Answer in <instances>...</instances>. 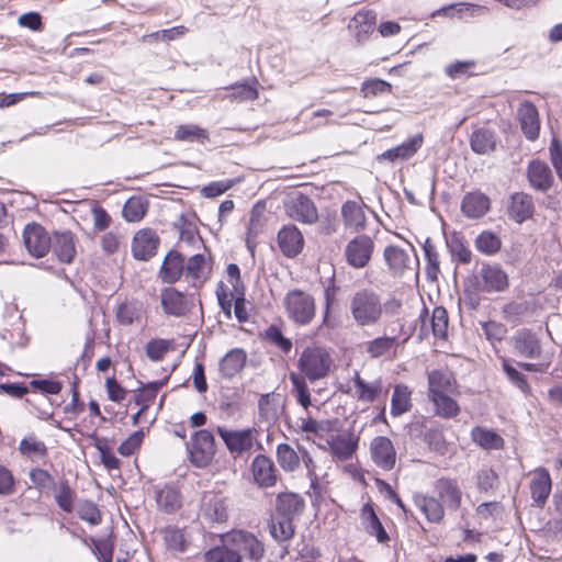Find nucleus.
Returning a JSON list of instances; mask_svg holds the SVG:
<instances>
[{"instance_id": "1", "label": "nucleus", "mask_w": 562, "mask_h": 562, "mask_svg": "<svg viewBox=\"0 0 562 562\" xmlns=\"http://www.w3.org/2000/svg\"><path fill=\"white\" fill-rule=\"evenodd\" d=\"M349 313L359 327H373L383 316L382 296L370 288L356 290L349 300Z\"/></svg>"}, {"instance_id": "2", "label": "nucleus", "mask_w": 562, "mask_h": 562, "mask_svg": "<svg viewBox=\"0 0 562 562\" xmlns=\"http://www.w3.org/2000/svg\"><path fill=\"white\" fill-rule=\"evenodd\" d=\"M333 359L329 352L319 346L306 347L299 357L300 375L311 383L326 378L331 369Z\"/></svg>"}, {"instance_id": "3", "label": "nucleus", "mask_w": 562, "mask_h": 562, "mask_svg": "<svg viewBox=\"0 0 562 562\" xmlns=\"http://www.w3.org/2000/svg\"><path fill=\"white\" fill-rule=\"evenodd\" d=\"M283 305L289 319L299 326L311 324L316 315L315 299L300 289L289 291L283 299Z\"/></svg>"}, {"instance_id": "4", "label": "nucleus", "mask_w": 562, "mask_h": 562, "mask_svg": "<svg viewBox=\"0 0 562 562\" xmlns=\"http://www.w3.org/2000/svg\"><path fill=\"white\" fill-rule=\"evenodd\" d=\"M509 286L508 274L497 265L484 263L479 276L465 282V292H504Z\"/></svg>"}, {"instance_id": "5", "label": "nucleus", "mask_w": 562, "mask_h": 562, "mask_svg": "<svg viewBox=\"0 0 562 562\" xmlns=\"http://www.w3.org/2000/svg\"><path fill=\"white\" fill-rule=\"evenodd\" d=\"M190 462L200 469L206 468L216 453L215 438L206 429L195 431L187 443Z\"/></svg>"}, {"instance_id": "6", "label": "nucleus", "mask_w": 562, "mask_h": 562, "mask_svg": "<svg viewBox=\"0 0 562 562\" xmlns=\"http://www.w3.org/2000/svg\"><path fill=\"white\" fill-rule=\"evenodd\" d=\"M286 215L302 224L312 225L318 220V212L313 200L301 192L291 194L284 202Z\"/></svg>"}, {"instance_id": "7", "label": "nucleus", "mask_w": 562, "mask_h": 562, "mask_svg": "<svg viewBox=\"0 0 562 562\" xmlns=\"http://www.w3.org/2000/svg\"><path fill=\"white\" fill-rule=\"evenodd\" d=\"M373 250V239L368 235L360 234L348 241L344 250V256L350 267L362 269L370 262Z\"/></svg>"}, {"instance_id": "8", "label": "nucleus", "mask_w": 562, "mask_h": 562, "mask_svg": "<svg viewBox=\"0 0 562 562\" xmlns=\"http://www.w3.org/2000/svg\"><path fill=\"white\" fill-rule=\"evenodd\" d=\"M226 542L241 555L244 553L252 562H260L265 554L263 543L251 532L233 530L226 535Z\"/></svg>"}, {"instance_id": "9", "label": "nucleus", "mask_w": 562, "mask_h": 562, "mask_svg": "<svg viewBox=\"0 0 562 562\" xmlns=\"http://www.w3.org/2000/svg\"><path fill=\"white\" fill-rule=\"evenodd\" d=\"M229 499L221 492L203 493L200 505L201 516L210 522H225L228 519Z\"/></svg>"}, {"instance_id": "10", "label": "nucleus", "mask_w": 562, "mask_h": 562, "mask_svg": "<svg viewBox=\"0 0 562 562\" xmlns=\"http://www.w3.org/2000/svg\"><path fill=\"white\" fill-rule=\"evenodd\" d=\"M254 429L246 428L241 430H232L225 426H217L216 432L224 441L229 453L237 458L244 452L249 451L254 445Z\"/></svg>"}, {"instance_id": "11", "label": "nucleus", "mask_w": 562, "mask_h": 562, "mask_svg": "<svg viewBox=\"0 0 562 562\" xmlns=\"http://www.w3.org/2000/svg\"><path fill=\"white\" fill-rule=\"evenodd\" d=\"M23 243L35 258H42L50 250V236L38 223H30L24 227Z\"/></svg>"}, {"instance_id": "12", "label": "nucleus", "mask_w": 562, "mask_h": 562, "mask_svg": "<svg viewBox=\"0 0 562 562\" xmlns=\"http://www.w3.org/2000/svg\"><path fill=\"white\" fill-rule=\"evenodd\" d=\"M515 355L527 359H538L542 355V346L538 335L528 328L517 330L513 336Z\"/></svg>"}, {"instance_id": "13", "label": "nucleus", "mask_w": 562, "mask_h": 562, "mask_svg": "<svg viewBox=\"0 0 562 562\" xmlns=\"http://www.w3.org/2000/svg\"><path fill=\"white\" fill-rule=\"evenodd\" d=\"M160 238L151 228L139 229L132 240V255L135 259L147 261L157 252Z\"/></svg>"}, {"instance_id": "14", "label": "nucleus", "mask_w": 562, "mask_h": 562, "mask_svg": "<svg viewBox=\"0 0 562 562\" xmlns=\"http://www.w3.org/2000/svg\"><path fill=\"white\" fill-rule=\"evenodd\" d=\"M373 462L381 469L390 471L396 462V451L392 441L384 436L373 438L370 445Z\"/></svg>"}, {"instance_id": "15", "label": "nucleus", "mask_w": 562, "mask_h": 562, "mask_svg": "<svg viewBox=\"0 0 562 562\" xmlns=\"http://www.w3.org/2000/svg\"><path fill=\"white\" fill-rule=\"evenodd\" d=\"M278 245L285 257L294 258L303 250L304 237L294 224H288L278 232Z\"/></svg>"}, {"instance_id": "16", "label": "nucleus", "mask_w": 562, "mask_h": 562, "mask_svg": "<svg viewBox=\"0 0 562 562\" xmlns=\"http://www.w3.org/2000/svg\"><path fill=\"white\" fill-rule=\"evenodd\" d=\"M304 498L293 492H282L276 497L274 513L278 517L297 519L304 512Z\"/></svg>"}, {"instance_id": "17", "label": "nucleus", "mask_w": 562, "mask_h": 562, "mask_svg": "<svg viewBox=\"0 0 562 562\" xmlns=\"http://www.w3.org/2000/svg\"><path fill=\"white\" fill-rule=\"evenodd\" d=\"M160 303L167 315L182 317L191 310V303L187 296L175 288L161 290Z\"/></svg>"}, {"instance_id": "18", "label": "nucleus", "mask_w": 562, "mask_h": 562, "mask_svg": "<svg viewBox=\"0 0 562 562\" xmlns=\"http://www.w3.org/2000/svg\"><path fill=\"white\" fill-rule=\"evenodd\" d=\"M517 116L526 138L536 140L540 132L539 113L536 105L530 101L522 102L517 110Z\"/></svg>"}, {"instance_id": "19", "label": "nucleus", "mask_w": 562, "mask_h": 562, "mask_svg": "<svg viewBox=\"0 0 562 562\" xmlns=\"http://www.w3.org/2000/svg\"><path fill=\"white\" fill-rule=\"evenodd\" d=\"M535 204L530 194L525 192H515L509 196L507 214L510 220L518 224L524 223L533 215Z\"/></svg>"}, {"instance_id": "20", "label": "nucleus", "mask_w": 562, "mask_h": 562, "mask_svg": "<svg viewBox=\"0 0 562 562\" xmlns=\"http://www.w3.org/2000/svg\"><path fill=\"white\" fill-rule=\"evenodd\" d=\"M435 491L439 501L448 510H457L460 508L462 499V491L456 480L441 477L435 483Z\"/></svg>"}, {"instance_id": "21", "label": "nucleus", "mask_w": 562, "mask_h": 562, "mask_svg": "<svg viewBox=\"0 0 562 562\" xmlns=\"http://www.w3.org/2000/svg\"><path fill=\"white\" fill-rule=\"evenodd\" d=\"M527 179L530 186L540 192L548 191L553 182V173L548 164L541 160H532L527 167Z\"/></svg>"}, {"instance_id": "22", "label": "nucleus", "mask_w": 562, "mask_h": 562, "mask_svg": "<svg viewBox=\"0 0 562 562\" xmlns=\"http://www.w3.org/2000/svg\"><path fill=\"white\" fill-rule=\"evenodd\" d=\"M50 250L60 262L70 263L76 255L75 235L70 231L55 232L50 236Z\"/></svg>"}, {"instance_id": "23", "label": "nucleus", "mask_w": 562, "mask_h": 562, "mask_svg": "<svg viewBox=\"0 0 562 562\" xmlns=\"http://www.w3.org/2000/svg\"><path fill=\"white\" fill-rule=\"evenodd\" d=\"M552 480L549 471L546 468H537L535 470V476L530 482V494L533 503L542 508L551 493Z\"/></svg>"}, {"instance_id": "24", "label": "nucleus", "mask_w": 562, "mask_h": 562, "mask_svg": "<svg viewBox=\"0 0 562 562\" xmlns=\"http://www.w3.org/2000/svg\"><path fill=\"white\" fill-rule=\"evenodd\" d=\"M491 207L490 198L481 191L468 192L461 202V212L468 218H480Z\"/></svg>"}, {"instance_id": "25", "label": "nucleus", "mask_w": 562, "mask_h": 562, "mask_svg": "<svg viewBox=\"0 0 562 562\" xmlns=\"http://www.w3.org/2000/svg\"><path fill=\"white\" fill-rule=\"evenodd\" d=\"M409 432L412 436H423V440L427 443L430 450L439 454H445L447 452V442L439 428H426L424 422H416L411 424Z\"/></svg>"}, {"instance_id": "26", "label": "nucleus", "mask_w": 562, "mask_h": 562, "mask_svg": "<svg viewBox=\"0 0 562 562\" xmlns=\"http://www.w3.org/2000/svg\"><path fill=\"white\" fill-rule=\"evenodd\" d=\"M341 217L346 229L353 233L366 229L367 216L363 206L357 201L348 200L341 205Z\"/></svg>"}, {"instance_id": "27", "label": "nucleus", "mask_w": 562, "mask_h": 562, "mask_svg": "<svg viewBox=\"0 0 562 562\" xmlns=\"http://www.w3.org/2000/svg\"><path fill=\"white\" fill-rule=\"evenodd\" d=\"M251 471L256 483L260 486L270 487L277 482V469L273 461L267 456H257L252 460Z\"/></svg>"}, {"instance_id": "28", "label": "nucleus", "mask_w": 562, "mask_h": 562, "mask_svg": "<svg viewBox=\"0 0 562 562\" xmlns=\"http://www.w3.org/2000/svg\"><path fill=\"white\" fill-rule=\"evenodd\" d=\"M424 142L422 134H416L402 144L393 147L391 149L385 150L381 154L378 159L379 160H389L394 162L396 160H406L413 157L418 149L422 147Z\"/></svg>"}, {"instance_id": "29", "label": "nucleus", "mask_w": 562, "mask_h": 562, "mask_svg": "<svg viewBox=\"0 0 562 562\" xmlns=\"http://www.w3.org/2000/svg\"><path fill=\"white\" fill-rule=\"evenodd\" d=\"M457 381L449 371L432 370L428 373V397L436 394L454 393Z\"/></svg>"}, {"instance_id": "30", "label": "nucleus", "mask_w": 562, "mask_h": 562, "mask_svg": "<svg viewBox=\"0 0 562 562\" xmlns=\"http://www.w3.org/2000/svg\"><path fill=\"white\" fill-rule=\"evenodd\" d=\"M184 272V257L176 251L170 250L160 268V278L164 283L172 284L177 282Z\"/></svg>"}, {"instance_id": "31", "label": "nucleus", "mask_w": 562, "mask_h": 562, "mask_svg": "<svg viewBox=\"0 0 562 562\" xmlns=\"http://www.w3.org/2000/svg\"><path fill=\"white\" fill-rule=\"evenodd\" d=\"M415 505L425 515L427 520L432 524H440L445 518V506L434 496L417 494L414 496Z\"/></svg>"}, {"instance_id": "32", "label": "nucleus", "mask_w": 562, "mask_h": 562, "mask_svg": "<svg viewBox=\"0 0 562 562\" xmlns=\"http://www.w3.org/2000/svg\"><path fill=\"white\" fill-rule=\"evenodd\" d=\"M361 519L367 532L374 536L380 543L389 541L390 537L380 521L372 504L367 503L362 506Z\"/></svg>"}, {"instance_id": "33", "label": "nucleus", "mask_w": 562, "mask_h": 562, "mask_svg": "<svg viewBox=\"0 0 562 562\" xmlns=\"http://www.w3.org/2000/svg\"><path fill=\"white\" fill-rule=\"evenodd\" d=\"M246 352L240 348L229 350L220 361V371L224 378L232 379L246 364Z\"/></svg>"}, {"instance_id": "34", "label": "nucleus", "mask_w": 562, "mask_h": 562, "mask_svg": "<svg viewBox=\"0 0 562 562\" xmlns=\"http://www.w3.org/2000/svg\"><path fill=\"white\" fill-rule=\"evenodd\" d=\"M295 529L293 519L278 517L276 514L271 515L269 531L278 543L291 541L295 535Z\"/></svg>"}, {"instance_id": "35", "label": "nucleus", "mask_w": 562, "mask_h": 562, "mask_svg": "<svg viewBox=\"0 0 562 562\" xmlns=\"http://www.w3.org/2000/svg\"><path fill=\"white\" fill-rule=\"evenodd\" d=\"M383 257L389 270L394 276L403 274L404 270L407 268V262L409 261V256L406 250L393 245L385 247Z\"/></svg>"}, {"instance_id": "36", "label": "nucleus", "mask_w": 562, "mask_h": 562, "mask_svg": "<svg viewBox=\"0 0 562 562\" xmlns=\"http://www.w3.org/2000/svg\"><path fill=\"white\" fill-rule=\"evenodd\" d=\"M366 352L371 358L387 357L395 355L397 337L380 336L364 344Z\"/></svg>"}, {"instance_id": "37", "label": "nucleus", "mask_w": 562, "mask_h": 562, "mask_svg": "<svg viewBox=\"0 0 562 562\" xmlns=\"http://www.w3.org/2000/svg\"><path fill=\"white\" fill-rule=\"evenodd\" d=\"M331 454L340 461L349 460L357 449V441L349 435H337L328 440Z\"/></svg>"}, {"instance_id": "38", "label": "nucleus", "mask_w": 562, "mask_h": 562, "mask_svg": "<svg viewBox=\"0 0 562 562\" xmlns=\"http://www.w3.org/2000/svg\"><path fill=\"white\" fill-rule=\"evenodd\" d=\"M470 144L474 153L487 155L496 148V135L491 130L480 128L472 133Z\"/></svg>"}, {"instance_id": "39", "label": "nucleus", "mask_w": 562, "mask_h": 562, "mask_svg": "<svg viewBox=\"0 0 562 562\" xmlns=\"http://www.w3.org/2000/svg\"><path fill=\"white\" fill-rule=\"evenodd\" d=\"M472 440L485 450H499L504 439L494 430L476 426L471 431Z\"/></svg>"}, {"instance_id": "40", "label": "nucleus", "mask_w": 562, "mask_h": 562, "mask_svg": "<svg viewBox=\"0 0 562 562\" xmlns=\"http://www.w3.org/2000/svg\"><path fill=\"white\" fill-rule=\"evenodd\" d=\"M18 449L21 456L33 461L36 459H45L48 454L45 442L40 440L34 434L22 438Z\"/></svg>"}, {"instance_id": "41", "label": "nucleus", "mask_w": 562, "mask_h": 562, "mask_svg": "<svg viewBox=\"0 0 562 562\" xmlns=\"http://www.w3.org/2000/svg\"><path fill=\"white\" fill-rule=\"evenodd\" d=\"M156 502L158 508L167 514H172L181 507L180 493L171 485H165L162 488L156 491Z\"/></svg>"}, {"instance_id": "42", "label": "nucleus", "mask_w": 562, "mask_h": 562, "mask_svg": "<svg viewBox=\"0 0 562 562\" xmlns=\"http://www.w3.org/2000/svg\"><path fill=\"white\" fill-rule=\"evenodd\" d=\"M205 266V257L202 254L193 255L184 262L186 277L194 286H201L207 280L209 276L204 272Z\"/></svg>"}, {"instance_id": "43", "label": "nucleus", "mask_w": 562, "mask_h": 562, "mask_svg": "<svg viewBox=\"0 0 562 562\" xmlns=\"http://www.w3.org/2000/svg\"><path fill=\"white\" fill-rule=\"evenodd\" d=\"M434 405L435 415L442 418H454L460 413L459 404L447 394H436L435 396L428 397Z\"/></svg>"}, {"instance_id": "44", "label": "nucleus", "mask_w": 562, "mask_h": 562, "mask_svg": "<svg viewBox=\"0 0 562 562\" xmlns=\"http://www.w3.org/2000/svg\"><path fill=\"white\" fill-rule=\"evenodd\" d=\"M423 250L427 261L425 267L426 278L430 282H437L440 273L439 254L436 245L429 237L425 239Z\"/></svg>"}, {"instance_id": "45", "label": "nucleus", "mask_w": 562, "mask_h": 562, "mask_svg": "<svg viewBox=\"0 0 562 562\" xmlns=\"http://www.w3.org/2000/svg\"><path fill=\"white\" fill-rule=\"evenodd\" d=\"M148 210V202L142 196H131L123 205L122 216L126 222L135 223L143 220Z\"/></svg>"}, {"instance_id": "46", "label": "nucleus", "mask_w": 562, "mask_h": 562, "mask_svg": "<svg viewBox=\"0 0 562 562\" xmlns=\"http://www.w3.org/2000/svg\"><path fill=\"white\" fill-rule=\"evenodd\" d=\"M353 384L357 390V397L361 402L372 403L382 392V383L380 380L369 384L359 375L358 372H356L353 378Z\"/></svg>"}, {"instance_id": "47", "label": "nucleus", "mask_w": 562, "mask_h": 562, "mask_svg": "<svg viewBox=\"0 0 562 562\" xmlns=\"http://www.w3.org/2000/svg\"><path fill=\"white\" fill-rule=\"evenodd\" d=\"M411 391L404 384H397L394 387L391 400V414L396 417L411 411Z\"/></svg>"}, {"instance_id": "48", "label": "nucleus", "mask_w": 562, "mask_h": 562, "mask_svg": "<svg viewBox=\"0 0 562 562\" xmlns=\"http://www.w3.org/2000/svg\"><path fill=\"white\" fill-rule=\"evenodd\" d=\"M277 460L279 465L286 472H294L299 469L301 458L288 443H280L277 447Z\"/></svg>"}, {"instance_id": "49", "label": "nucleus", "mask_w": 562, "mask_h": 562, "mask_svg": "<svg viewBox=\"0 0 562 562\" xmlns=\"http://www.w3.org/2000/svg\"><path fill=\"white\" fill-rule=\"evenodd\" d=\"M206 562H241V555L232 547L225 543L210 549L205 553Z\"/></svg>"}, {"instance_id": "50", "label": "nucleus", "mask_w": 562, "mask_h": 562, "mask_svg": "<svg viewBox=\"0 0 562 562\" xmlns=\"http://www.w3.org/2000/svg\"><path fill=\"white\" fill-rule=\"evenodd\" d=\"M175 139L179 142L204 143L209 139V133L206 130L199 127L198 125H179L175 132Z\"/></svg>"}, {"instance_id": "51", "label": "nucleus", "mask_w": 562, "mask_h": 562, "mask_svg": "<svg viewBox=\"0 0 562 562\" xmlns=\"http://www.w3.org/2000/svg\"><path fill=\"white\" fill-rule=\"evenodd\" d=\"M503 371L508 381L519 389L525 395H530L531 387L527 381L525 374H522L516 367L513 366L512 361L504 359L502 362Z\"/></svg>"}, {"instance_id": "52", "label": "nucleus", "mask_w": 562, "mask_h": 562, "mask_svg": "<svg viewBox=\"0 0 562 562\" xmlns=\"http://www.w3.org/2000/svg\"><path fill=\"white\" fill-rule=\"evenodd\" d=\"M475 247L485 255H495L502 247L501 238L490 231L482 232L475 239Z\"/></svg>"}, {"instance_id": "53", "label": "nucleus", "mask_w": 562, "mask_h": 562, "mask_svg": "<svg viewBox=\"0 0 562 562\" xmlns=\"http://www.w3.org/2000/svg\"><path fill=\"white\" fill-rule=\"evenodd\" d=\"M290 381L294 387L297 403L305 411H307L308 406L311 405V394L306 383V381L308 380L305 379L304 376H301L299 373L291 372Z\"/></svg>"}, {"instance_id": "54", "label": "nucleus", "mask_w": 562, "mask_h": 562, "mask_svg": "<svg viewBox=\"0 0 562 562\" xmlns=\"http://www.w3.org/2000/svg\"><path fill=\"white\" fill-rule=\"evenodd\" d=\"M76 513L81 520L87 521L91 526H97L102 521L101 512L92 501H80Z\"/></svg>"}, {"instance_id": "55", "label": "nucleus", "mask_w": 562, "mask_h": 562, "mask_svg": "<svg viewBox=\"0 0 562 562\" xmlns=\"http://www.w3.org/2000/svg\"><path fill=\"white\" fill-rule=\"evenodd\" d=\"M449 317L443 306H436L432 311L430 325L435 337L446 338L448 335Z\"/></svg>"}, {"instance_id": "56", "label": "nucleus", "mask_w": 562, "mask_h": 562, "mask_svg": "<svg viewBox=\"0 0 562 562\" xmlns=\"http://www.w3.org/2000/svg\"><path fill=\"white\" fill-rule=\"evenodd\" d=\"M265 339L280 349L284 355H288L293 346L292 340L285 337L282 330L276 325H270L266 329Z\"/></svg>"}, {"instance_id": "57", "label": "nucleus", "mask_w": 562, "mask_h": 562, "mask_svg": "<svg viewBox=\"0 0 562 562\" xmlns=\"http://www.w3.org/2000/svg\"><path fill=\"white\" fill-rule=\"evenodd\" d=\"M75 492L70 487L67 480L60 481L57 492L55 494V501L59 508L65 513H71L74 510Z\"/></svg>"}, {"instance_id": "58", "label": "nucleus", "mask_w": 562, "mask_h": 562, "mask_svg": "<svg viewBox=\"0 0 562 562\" xmlns=\"http://www.w3.org/2000/svg\"><path fill=\"white\" fill-rule=\"evenodd\" d=\"M89 541L93 546V553L100 562H112L114 543L110 538L95 539L91 537Z\"/></svg>"}, {"instance_id": "59", "label": "nucleus", "mask_w": 562, "mask_h": 562, "mask_svg": "<svg viewBox=\"0 0 562 562\" xmlns=\"http://www.w3.org/2000/svg\"><path fill=\"white\" fill-rule=\"evenodd\" d=\"M91 437L95 440L94 447L100 452L102 464L108 470H119L121 465L120 459L116 458L114 453L111 452L110 448L98 438L97 434H93Z\"/></svg>"}, {"instance_id": "60", "label": "nucleus", "mask_w": 562, "mask_h": 562, "mask_svg": "<svg viewBox=\"0 0 562 562\" xmlns=\"http://www.w3.org/2000/svg\"><path fill=\"white\" fill-rule=\"evenodd\" d=\"M392 86L390 82L375 78L367 80L361 86V92L366 98H374L384 93L391 92Z\"/></svg>"}, {"instance_id": "61", "label": "nucleus", "mask_w": 562, "mask_h": 562, "mask_svg": "<svg viewBox=\"0 0 562 562\" xmlns=\"http://www.w3.org/2000/svg\"><path fill=\"white\" fill-rule=\"evenodd\" d=\"M451 256L457 259L460 263H470L472 258L471 250L464 245L460 237L453 236L450 241L447 243Z\"/></svg>"}, {"instance_id": "62", "label": "nucleus", "mask_w": 562, "mask_h": 562, "mask_svg": "<svg viewBox=\"0 0 562 562\" xmlns=\"http://www.w3.org/2000/svg\"><path fill=\"white\" fill-rule=\"evenodd\" d=\"M164 539L167 548L170 550L178 552H184L187 550L183 532L179 528L167 527Z\"/></svg>"}, {"instance_id": "63", "label": "nucleus", "mask_w": 562, "mask_h": 562, "mask_svg": "<svg viewBox=\"0 0 562 562\" xmlns=\"http://www.w3.org/2000/svg\"><path fill=\"white\" fill-rule=\"evenodd\" d=\"M30 387L45 395H57L61 392L63 383L50 379H33L29 383Z\"/></svg>"}, {"instance_id": "64", "label": "nucleus", "mask_w": 562, "mask_h": 562, "mask_svg": "<svg viewBox=\"0 0 562 562\" xmlns=\"http://www.w3.org/2000/svg\"><path fill=\"white\" fill-rule=\"evenodd\" d=\"M498 482L497 473L491 468H483L476 474V486L481 492L492 491Z\"/></svg>"}]
</instances>
